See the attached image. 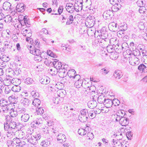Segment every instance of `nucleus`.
<instances>
[{
  "instance_id": "obj_24",
  "label": "nucleus",
  "mask_w": 147,
  "mask_h": 147,
  "mask_svg": "<svg viewBox=\"0 0 147 147\" xmlns=\"http://www.w3.org/2000/svg\"><path fill=\"white\" fill-rule=\"evenodd\" d=\"M8 105V101L7 100L3 98L0 100V105L1 106L5 107L7 106V109Z\"/></svg>"
},
{
  "instance_id": "obj_39",
  "label": "nucleus",
  "mask_w": 147,
  "mask_h": 147,
  "mask_svg": "<svg viewBox=\"0 0 147 147\" xmlns=\"http://www.w3.org/2000/svg\"><path fill=\"white\" fill-rule=\"evenodd\" d=\"M50 144V142L47 140H43L40 143V145L43 147H47Z\"/></svg>"
},
{
  "instance_id": "obj_9",
  "label": "nucleus",
  "mask_w": 147,
  "mask_h": 147,
  "mask_svg": "<svg viewBox=\"0 0 147 147\" xmlns=\"http://www.w3.org/2000/svg\"><path fill=\"white\" fill-rule=\"evenodd\" d=\"M27 140L28 142L33 144H36L38 143V141L36 139V138L34 136H32L31 134L28 136Z\"/></svg>"
},
{
  "instance_id": "obj_33",
  "label": "nucleus",
  "mask_w": 147,
  "mask_h": 147,
  "mask_svg": "<svg viewBox=\"0 0 147 147\" xmlns=\"http://www.w3.org/2000/svg\"><path fill=\"white\" fill-rule=\"evenodd\" d=\"M106 100L105 98L103 95H101L99 96L97 98V101L100 103H103L104 104L105 101Z\"/></svg>"
},
{
  "instance_id": "obj_31",
  "label": "nucleus",
  "mask_w": 147,
  "mask_h": 147,
  "mask_svg": "<svg viewBox=\"0 0 147 147\" xmlns=\"http://www.w3.org/2000/svg\"><path fill=\"white\" fill-rule=\"evenodd\" d=\"M125 115V112L123 110H120L116 112V115L122 117H123Z\"/></svg>"
},
{
  "instance_id": "obj_23",
  "label": "nucleus",
  "mask_w": 147,
  "mask_h": 147,
  "mask_svg": "<svg viewBox=\"0 0 147 147\" xmlns=\"http://www.w3.org/2000/svg\"><path fill=\"white\" fill-rule=\"evenodd\" d=\"M109 26L110 28H113L112 30H113V32L117 31L119 28V26L117 27V24L114 22H112L110 23Z\"/></svg>"
},
{
  "instance_id": "obj_40",
  "label": "nucleus",
  "mask_w": 147,
  "mask_h": 147,
  "mask_svg": "<svg viewBox=\"0 0 147 147\" xmlns=\"http://www.w3.org/2000/svg\"><path fill=\"white\" fill-rule=\"evenodd\" d=\"M81 114L87 116V117H89V115L88 113V110L86 109H82L80 111Z\"/></svg>"
},
{
  "instance_id": "obj_16",
  "label": "nucleus",
  "mask_w": 147,
  "mask_h": 147,
  "mask_svg": "<svg viewBox=\"0 0 147 147\" xmlns=\"http://www.w3.org/2000/svg\"><path fill=\"white\" fill-rule=\"evenodd\" d=\"M50 79L48 77L44 76L40 80V83L43 84H47L50 82Z\"/></svg>"
},
{
  "instance_id": "obj_47",
  "label": "nucleus",
  "mask_w": 147,
  "mask_h": 147,
  "mask_svg": "<svg viewBox=\"0 0 147 147\" xmlns=\"http://www.w3.org/2000/svg\"><path fill=\"white\" fill-rule=\"evenodd\" d=\"M53 62L51 61L50 60H49L47 58L45 59L44 61L45 63L48 66H50L53 65L52 63Z\"/></svg>"
},
{
  "instance_id": "obj_12",
  "label": "nucleus",
  "mask_w": 147,
  "mask_h": 147,
  "mask_svg": "<svg viewBox=\"0 0 147 147\" xmlns=\"http://www.w3.org/2000/svg\"><path fill=\"white\" fill-rule=\"evenodd\" d=\"M75 74H76V71L73 69L69 70L67 73V75L69 78H72L73 79H74L76 77L78 76L79 77L80 76L76 74L75 75Z\"/></svg>"
},
{
  "instance_id": "obj_61",
  "label": "nucleus",
  "mask_w": 147,
  "mask_h": 147,
  "mask_svg": "<svg viewBox=\"0 0 147 147\" xmlns=\"http://www.w3.org/2000/svg\"><path fill=\"white\" fill-rule=\"evenodd\" d=\"M7 67L6 62L4 61L0 63V68L2 69H4Z\"/></svg>"
},
{
  "instance_id": "obj_1",
  "label": "nucleus",
  "mask_w": 147,
  "mask_h": 147,
  "mask_svg": "<svg viewBox=\"0 0 147 147\" xmlns=\"http://www.w3.org/2000/svg\"><path fill=\"white\" fill-rule=\"evenodd\" d=\"M42 123V121L41 118H38L32 122L31 124V126L34 128H36L37 127Z\"/></svg>"
},
{
  "instance_id": "obj_57",
  "label": "nucleus",
  "mask_w": 147,
  "mask_h": 147,
  "mask_svg": "<svg viewBox=\"0 0 147 147\" xmlns=\"http://www.w3.org/2000/svg\"><path fill=\"white\" fill-rule=\"evenodd\" d=\"M138 26L140 29L141 30H144L145 27L144 23L142 22H140L138 23Z\"/></svg>"
},
{
  "instance_id": "obj_44",
  "label": "nucleus",
  "mask_w": 147,
  "mask_h": 147,
  "mask_svg": "<svg viewBox=\"0 0 147 147\" xmlns=\"http://www.w3.org/2000/svg\"><path fill=\"white\" fill-rule=\"evenodd\" d=\"M41 134L38 131L37 132H36L34 136L36 138V139L37 140V141L39 140L41 137Z\"/></svg>"
},
{
  "instance_id": "obj_52",
  "label": "nucleus",
  "mask_w": 147,
  "mask_h": 147,
  "mask_svg": "<svg viewBox=\"0 0 147 147\" xmlns=\"http://www.w3.org/2000/svg\"><path fill=\"white\" fill-rule=\"evenodd\" d=\"M15 131L14 130H12V131H10L9 130L7 133V136L8 137H12L14 135H15L14 131Z\"/></svg>"
},
{
  "instance_id": "obj_14",
  "label": "nucleus",
  "mask_w": 147,
  "mask_h": 147,
  "mask_svg": "<svg viewBox=\"0 0 147 147\" xmlns=\"http://www.w3.org/2000/svg\"><path fill=\"white\" fill-rule=\"evenodd\" d=\"M57 138V141L61 143L65 142L66 139L65 135L61 134H59Z\"/></svg>"
},
{
  "instance_id": "obj_5",
  "label": "nucleus",
  "mask_w": 147,
  "mask_h": 147,
  "mask_svg": "<svg viewBox=\"0 0 147 147\" xmlns=\"http://www.w3.org/2000/svg\"><path fill=\"white\" fill-rule=\"evenodd\" d=\"M77 2L76 1L74 4L75 10L77 12H79L82 9V0H80V1H78L77 0Z\"/></svg>"
},
{
  "instance_id": "obj_48",
  "label": "nucleus",
  "mask_w": 147,
  "mask_h": 147,
  "mask_svg": "<svg viewBox=\"0 0 147 147\" xmlns=\"http://www.w3.org/2000/svg\"><path fill=\"white\" fill-rule=\"evenodd\" d=\"M13 142L16 143V144H18V145L16 146H22L20 144L21 142L20 139L19 138H14L13 140Z\"/></svg>"
},
{
  "instance_id": "obj_8",
  "label": "nucleus",
  "mask_w": 147,
  "mask_h": 147,
  "mask_svg": "<svg viewBox=\"0 0 147 147\" xmlns=\"http://www.w3.org/2000/svg\"><path fill=\"white\" fill-rule=\"evenodd\" d=\"M65 8L67 11L71 13H73L75 9L74 6L70 3L67 4Z\"/></svg>"
},
{
  "instance_id": "obj_17",
  "label": "nucleus",
  "mask_w": 147,
  "mask_h": 147,
  "mask_svg": "<svg viewBox=\"0 0 147 147\" xmlns=\"http://www.w3.org/2000/svg\"><path fill=\"white\" fill-rule=\"evenodd\" d=\"M35 47H36L35 46V48L31 49L30 51V53L36 56L40 55H41L42 53H41L39 49L35 48Z\"/></svg>"
},
{
  "instance_id": "obj_59",
  "label": "nucleus",
  "mask_w": 147,
  "mask_h": 147,
  "mask_svg": "<svg viewBox=\"0 0 147 147\" xmlns=\"http://www.w3.org/2000/svg\"><path fill=\"white\" fill-rule=\"evenodd\" d=\"M112 101V102H113V105L115 106H118L120 103L119 101L117 99H113Z\"/></svg>"
},
{
  "instance_id": "obj_58",
  "label": "nucleus",
  "mask_w": 147,
  "mask_h": 147,
  "mask_svg": "<svg viewBox=\"0 0 147 147\" xmlns=\"http://www.w3.org/2000/svg\"><path fill=\"white\" fill-rule=\"evenodd\" d=\"M88 113L89 115V117H90L91 119H93L96 116V113H94V111H90L88 112Z\"/></svg>"
},
{
  "instance_id": "obj_2",
  "label": "nucleus",
  "mask_w": 147,
  "mask_h": 147,
  "mask_svg": "<svg viewBox=\"0 0 147 147\" xmlns=\"http://www.w3.org/2000/svg\"><path fill=\"white\" fill-rule=\"evenodd\" d=\"M109 40V39H100L99 38L95 40V42H100V45L101 46L102 48H105L107 47Z\"/></svg>"
},
{
  "instance_id": "obj_64",
  "label": "nucleus",
  "mask_w": 147,
  "mask_h": 147,
  "mask_svg": "<svg viewBox=\"0 0 147 147\" xmlns=\"http://www.w3.org/2000/svg\"><path fill=\"white\" fill-rule=\"evenodd\" d=\"M23 20L25 22L26 26L27 27H30V24H29V21L27 19L25 18V17H24Z\"/></svg>"
},
{
  "instance_id": "obj_27",
  "label": "nucleus",
  "mask_w": 147,
  "mask_h": 147,
  "mask_svg": "<svg viewBox=\"0 0 147 147\" xmlns=\"http://www.w3.org/2000/svg\"><path fill=\"white\" fill-rule=\"evenodd\" d=\"M21 101V103L25 107L28 106L30 103V100L27 98H22Z\"/></svg>"
},
{
  "instance_id": "obj_43",
  "label": "nucleus",
  "mask_w": 147,
  "mask_h": 147,
  "mask_svg": "<svg viewBox=\"0 0 147 147\" xmlns=\"http://www.w3.org/2000/svg\"><path fill=\"white\" fill-rule=\"evenodd\" d=\"M18 112L14 111L13 108L11 109V111L9 112L10 115L12 117H15L17 115Z\"/></svg>"
},
{
  "instance_id": "obj_41",
  "label": "nucleus",
  "mask_w": 147,
  "mask_h": 147,
  "mask_svg": "<svg viewBox=\"0 0 147 147\" xmlns=\"http://www.w3.org/2000/svg\"><path fill=\"white\" fill-rule=\"evenodd\" d=\"M100 73L102 74L106 75L109 72L108 69L106 67L102 68L100 71Z\"/></svg>"
},
{
  "instance_id": "obj_50",
  "label": "nucleus",
  "mask_w": 147,
  "mask_h": 147,
  "mask_svg": "<svg viewBox=\"0 0 147 147\" xmlns=\"http://www.w3.org/2000/svg\"><path fill=\"white\" fill-rule=\"evenodd\" d=\"M137 3L138 5L140 7L144 6L145 5V4L142 0H138L137 2Z\"/></svg>"
},
{
  "instance_id": "obj_3",
  "label": "nucleus",
  "mask_w": 147,
  "mask_h": 147,
  "mask_svg": "<svg viewBox=\"0 0 147 147\" xmlns=\"http://www.w3.org/2000/svg\"><path fill=\"white\" fill-rule=\"evenodd\" d=\"M129 63L131 65L135 66L138 65L139 63L138 58L134 56H133L129 58Z\"/></svg>"
},
{
  "instance_id": "obj_45",
  "label": "nucleus",
  "mask_w": 147,
  "mask_h": 147,
  "mask_svg": "<svg viewBox=\"0 0 147 147\" xmlns=\"http://www.w3.org/2000/svg\"><path fill=\"white\" fill-rule=\"evenodd\" d=\"M11 88L9 87L8 86H6L5 87L4 92L6 94H9L11 92Z\"/></svg>"
},
{
  "instance_id": "obj_15",
  "label": "nucleus",
  "mask_w": 147,
  "mask_h": 147,
  "mask_svg": "<svg viewBox=\"0 0 147 147\" xmlns=\"http://www.w3.org/2000/svg\"><path fill=\"white\" fill-rule=\"evenodd\" d=\"M122 72L119 70H116L113 74V76L117 79H120L123 76Z\"/></svg>"
},
{
  "instance_id": "obj_26",
  "label": "nucleus",
  "mask_w": 147,
  "mask_h": 147,
  "mask_svg": "<svg viewBox=\"0 0 147 147\" xmlns=\"http://www.w3.org/2000/svg\"><path fill=\"white\" fill-rule=\"evenodd\" d=\"M4 47L6 49H10L12 47V43L10 40H6L4 42Z\"/></svg>"
},
{
  "instance_id": "obj_32",
  "label": "nucleus",
  "mask_w": 147,
  "mask_h": 147,
  "mask_svg": "<svg viewBox=\"0 0 147 147\" xmlns=\"http://www.w3.org/2000/svg\"><path fill=\"white\" fill-rule=\"evenodd\" d=\"M82 81L81 80H78L74 83V86L77 88H80L82 84Z\"/></svg>"
},
{
  "instance_id": "obj_34",
  "label": "nucleus",
  "mask_w": 147,
  "mask_h": 147,
  "mask_svg": "<svg viewBox=\"0 0 147 147\" xmlns=\"http://www.w3.org/2000/svg\"><path fill=\"white\" fill-rule=\"evenodd\" d=\"M141 54L142 53L143 58L144 59L147 58V52L146 50L142 49V48L140 49Z\"/></svg>"
},
{
  "instance_id": "obj_60",
  "label": "nucleus",
  "mask_w": 147,
  "mask_h": 147,
  "mask_svg": "<svg viewBox=\"0 0 147 147\" xmlns=\"http://www.w3.org/2000/svg\"><path fill=\"white\" fill-rule=\"evenodd\" d=\"M87 137L89 138L88 139L89 140H92L94 138V136L92 133L90 132H88L87 134Z\"/></svg>"
},
{
  "instance_id": "obj_54",
  "label": "nucleus",
  "mask_w": 147,
  "mask_h": 147,
  "mask_svg": "<svg viewBox=\"0 0 147 147\" xmlns=\"http://www.w3.org/2000/svg\"><path fill=\"white\" fill-rule=\"evenodd\" d=\"M49 72L52 75H55L57 74V70L55 69V68L53 69H51L49 70Z\"/></svg>"
},
{
  "instance_id": "obj_11",
  "label": "nucleus",
  "mask_w": 147,
  "mask_h": 147,
  "mask_svg": "<svg viewBox=\"0 0 147 147\" xmlns=\"http://www.w3.org/2000/svg\"><path fill=\"white\" fill-rule=\"evenodd\" d=\"M113 13L112 10H107L103 13V16L105 17L106 19H110L113 16Z\"/></svg>"
},
{
  "instance_id": "obj_53",
  "label": "nucleus",
  "mask_w": 147,
  "mask_h": 147,
  "mask_svg": "<svg viewBox=\"0 0 147 147\" xmlns=\"http://www.w3.org/2000/svg\"><path fill=\"white\" fill-rule=\"evenodd\" d=\"M119 29L122 31H124L127 29V25L126 24H124L123 25L120 26Z\"/></svg>"
},
{
  "instance_id": "obj_37",
  "label": "nucleus",
  "mask_w": 147,
  "mask_h": 147,
  "mask_svg": "<svg viewBox=\"0 0 147 147\" xmlns=\"http://www.w3.org/2000/svg\"><path fill=\"white\" fill-rule=\"evenodd\" d=\"M6 144L8 147H15L16 146V144L13 143V141L11 140H7Z\"/></svg>"
},
{
  "instance_id": "obj_55",
  "label": "nucleus",
  "mask_w": 147,
  "mask_h": 147,
  "mask_svg": "<svg viewBox=\"0 0 147 147\" xmlns=\"http://www.w3.org/2000/svg\"><path fill=\"white\" fill-rule=\"evenodd\" d=\"M134 55L135 56H139L141 55L140 51L137 49H136L134 52Z\"/></svg>"
},
{
  "instance_id": "obj_7",
  "label": "nucleus",
  "mask_w": 147,
  "mask_h": 147,
  "mask_svg": "<svg viewBox=\"0 0 147 147\" xmlns=\"http://www.w3.org/2000/svg\"><path fill=\"white\" fill-rule=\"evenodd\" d=\"M95 96L92 98V100L89 101L88 103V107L91 109H94L95 107L97 105V102L96 101V99L94 100Z\"/></svg>"
},
{
  "instance_id": "obj_62",
  "label": "nucleus",
  "mask_w": 147,
  "mask_h": 147,
  "mask_svg": "<svg viewBox=\"0 0 147 147\" xmlns=\"http://www.w3.org/2000/svg\"><path fill=\"white\" fill-rule=\"evenodd\" d=\"M18 114H24L26 111V110L25 108H19L18 110Z\"/></svg>"
},
{
  "instance_id": "obj_49",
  "label": "nucleus",
  "mask_w": 147,
  "mask_h": 147,
  "mask_svg": "<svg viewBox=\"0 0 147 147\" xmlns=\"http://www.w3.org/2000/svg\"><path fill=\"white\" fill-rule=\"evenodd\" d=\"M121 7V4L119 3H115L112 6V8H113V7H116V9H114V11H117Z\"/></svg>"
},
{
  "instance_id": "obj_25",
  "label": "nucleus",
  "mask_w": 147,
  "mask_h": 147,
  "mask_svg": "<svg viewBox=\"0 0 147 147\" xmlns=\"http://www.w3.org/2000/svg\"><path fill=\"white\" fill-rule=\"evenodd\" d=\"M30 118L29 115L26 113L22 115L21 117V120L22 121L26 122Z\"/></svg>"
},
{
  "instance_id": "obj_20",
  "label": "nucleus",
  "mask_w": 147,
  "mask_h": 147,
  "mask_svg": "<svg viewBox=\"0 0 147 147\" xmlns=\"http://www.w3.org/2000/svg\"><path fill=\"white\" fill-rule=\"evenodd\" d=\"M26 6L23 3L18 4L16 6L17 10L18 11L23 12L25 10Z\"/></svg>"
},
{
  "instance_id": "obj_36",
  "label": "nucleus",
  "mask_w": 147,
  "mask_h": 147,
  "mask_svg": "<svg viewBox=\"0 0 147 147\" xmlns=\"http://www.w3.org/2000/svg\"><path fill=\"white\" fill-rule=\"evenodd\" d=\"M10 118V116L7 117L6 118V121L7 122L6 123H5L4 124V129L5 131H8V129H10V125L9 124L7 123L8 122V118Z\"/></svg>"
},
{
  "instance_id": "obj_28",
  "label": "nucleus",
  "mask_w": 147,
  "mask_h": 147,
  "mask_svg": "<svg viewBox=\"0 0 147 147\" xmlns=\"http://www.w3.org/2000/svg\"><path fill=\"white\" fill-rule=\"evenodd\" d=\"M25 83L27 84H35L34 81L32 79L28 77L24 80Z\"/></svg>"
},
{
  "instance_id": "obj_4",
  "label": "nucleus",
  "mask_w": 147,
  "mask_h": 147,
  "mask_svg": "<svg viewBox=\"0 0 147 147\" xmlns=\"http://www.w3.org/2000/svg\"><path fill=\"white\" fill-rule=\"evenodd\" d=\"M95 19L94 17H91L89 19H87V23L86 25L88 27L91 28L92 27L95 23Z\"/></svg>"
},
{
  "instance_id": "obj_51",
  "label": "nucleus",
  "mask_w": 147,
  "mask_h": 147,
  "mask_svg": "<svg viewBox=\"0 0 147 147\" xmlns=\"http://www.w3.org/2000/svg\"><path fill=\"white\" fill-rule=\"evenodd\" d=\"M36 112H37L38 114H42L44 112V110L42 107H37V109H36Z\"/></svg>"
},
{
  "instance_id": "obj_18",
  "label": "nucleus",
  "mask_w": 147,
  "mask_h": 147,
  "mask_svg": "<svg viewBox=\"0 0 147 147\" xmlns=\"http://www.w3.org/2000/svg\"><path fill=\"white\" fill-rule=\"evenodd\" d=\"M9 124L10 125V129L13 130L15 129L18 128V125L13 120H11Z\"/></svg>"
},
{
  "instance_id": "obj_22",
  "label": "nucleus",
  "mask_w": 147,
  "mask_h": 147,
  "mask_svg": "<svg viewBox=\"0 0 147 147\" xmlns=\"http://www.w3.org/2000/svg\"><path fill=\"white\" fill-rule=\"evenodd\" d=\"M112 100L110 99H107L105 101L104 104L105 107L109 108L112 106L113 105V102Z\"/></svg>"
},
{
  "instance_id": "obj_46",
  "label": "nucleus",
  "mask_w": 147,
  "mask_h": 147,
  "mask_svg": "<svg viewBox=\"0 0 147 147\" xmlns=\"http://www.w3.org/2000/svg\"><path fill=\"white\" fill-rule=\"evenodd\" d=\"M146 66L143 64H140L138 67V69L140 71H145V69L146 68Z\"/></svg>"
},
{
  "instance_id": "obj_19",
  "label": "nucleus",
  "mask_w": 147,
  "mask_h": 147,
  "mask_svg": "<svg viewBox=\"0 0 147 147\" xmlns=\"http://www.w3.org/2000/svg\"><path fill=\"white\" fill-rule=\"evenodd\" d=\"M119 123L122 126H126L129 123V119L125 117H122Z\"/></svg>"
},
{
  "instance_id": "obj_38",
  "label": "nucleus",
  "mask_w": 147,
  "mask_h": 147,
  "mask_svg": "<svg viewBox=\"0 0 147 147\" xmlns=\"http://www.w3.org/2000/svg\"><path fill=\"white\" fill-rule=\"evenodd\" d=\"M11 89L14 92H18L20 90L21 87L18 85H15L12 87Z\"/></svg>"
},
{
  "instance_id": "obj_21",
  "label": "nucleus",
  "mask_w": 147,
  "mask_h": 147,
  "mask_svg": "<svg viewBox=\"0 0 147 147\" xmlns=\"http://www.w3.org/2000/svg\"><path fill=\"white\" fill-rule=\"evenodd\" d=\"M55 86L58 89L60 90H59L60 94H61V93L65 95L64 93H66L65 91L63 90H62L61 89L64 86L63 84L62 83H58L55 85Z\"/></svg>"
},
{
  "instance_id": "obj_10",
  "label": "nucleus",
  "mask_w": 147,
  "mask_h": 147,
  "mask_svg": "<svg viewBox=\"0 0 147 147\" xmlns=\"http://www.w3.org/2000/svg\"><path fill=\"white\" fill-rule=\"evenodd\" d=\"M53 60V66L54 67V68H56V69H60L62 67V63L59 62L57 59H52Z\"/></svg>"
},
{
  "instance_id": "obj_56",
  "label": "nucleus",
  "mask_w": 147,
  "mask_h": 147,
  "mask_svg": "<svg viewBox=\"0 0 147 147\" xmlns=\"http://www.w3.org/2000/svg\"><path fill=\"white\" fill-rule=\"evenodd\" d=\"M31 94L34 98L38 97L39 96V94L35 91H32L31 92Z\"/></svg>"
},
{
  "instance_id": "obj_35",
  "label": "nucleus",
  "mask_w": 147,
  "mask_h": 147,
  "mask_svg": "<svg viewBox=\"0 0 147 147\" xmlns=\"http://www.w3.org/2000/svg\"><path fill=\"white\" fill-rule=\"evenodd\" d=\"M78 133L80 135L83 136L86 134L87 131L84 129L81 128L78 129Z\"/></svg>"
},
{
  "instance_id": "obj_30",
  "label": "nucleus",
  "mask_w": 147,
  "mask_h": 147,
  "mask_svg": "<svg viewBox=\"0 0 147 147\" xmlns=\"http://www.w3.org/2000/svg\"><path fill=\"white\" fill-rule=\"evenodd\" d=\"M41 101L37 98H35L33 101L32 104L36 107H38L40 105Z\"/></svg>"
},
{
  "instance_id": "obj_13",
  "label": "nucleus",
  "mask_w": 147,
  "mask_h": 147,
  "mask_svg": "<svg viewBox=\"0 0 147 147\" xmlns=\"http://www.w3.org/2000/svg\"><path fill=\"white\" fill-rule=\"evenodd\" d=\"M11 4L8 1H5L3 4V8L5 11L11 10Z\"/></svg>"
},
{
  "instance_id": "obj_63",
  "label": "nucleus",
  "mask_w": 147,
  "mask_h": 147,
  "mask_svg": "<svg viewBox=\"0 0 147 147\" xmlns=\"http://www.w3.org/2000/svg\"><path fill=\"white\" fill-rule=\"evenodd\" d=\"M22 32L23 35L24 36H26V33H28V34H29V33H30V31H29V30L25 29L24 28L22 29Z\"/></svg>"
},
{
  "instance_id": "obj_29",
  "label": "nucleus",
  "mask_w": 147,
  "mask_h": 147,
  "mask_svg": "<svg viewBox=\"0 0 147 147\" xmlns=\"http://www.w3.org/2000/svg\"><path fill=\"white\" fill-rule=\"evenodd\" d=\"M88 117L87 116H84L81 114L79 116V119L81 122H84L87 121Z\"/></svg>"
},
{
  "instance_id": "obj_6",
  "label": "nucleus",
  "mask_w": 147,
  "mask_h": 147,
  "mask_svg": "<svg viewBox=\"0 0 147 147\" xmlns=\"http://www.w3.org/2000/svg\"><path fill=\"white\" fill-rule=\"evenodd\" d=\"M108 33L105 30H101L100 31V34L97 36V38H99L100 39H108Z\"/></svg>"
},
{
  "instance_id": "obj_42",
  "label": "nucleus",
  "mask_w": 147,
  "mask_h": 147,
  "mask_svg": "<svg viewBox=\"0 0 147 147\" xmlns=\"http://www.w3.org/2000/svg\"><path fill=\"white\" fill-rule=\"evenodd\" d=\"M107 52L109 53H113L114 49L112 45H110L107 47Z\"/></svg>"
}]
</instances>
